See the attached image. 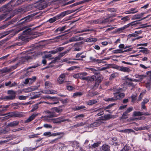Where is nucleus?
Returning <instances> with one entry per match:
<instances>
[{
    "label": "nucleus",
    "mask_w": 151,
    "mask_h": 151,
    "mask_svg": "<svg viewBox=\"0 0 151 151\" xmlns=\"http://www.w3.org/2000/svg\"><path fill=\"white\" fill-rule=\"evenodd\" d=\"M114 97L106 99L105 100L107 101H116L123 98L125 96V94L123 93H119V92H116L114 93Z\"/></svg>",
    "instance_id": "nucleus-1"
},
{
    "label": "nucleus",
    "mask_w": 151,
    "mask_h": 151,
    "mask_svg": "<svg viewBox=\"0 0 151 151\" xmlns=\"http://www.w3.org/2000/svg\"><path fill=\"white\" fill-rule=\"evenodd\" d=\"M39 92H33L30 93V95H34V96L32 97L31 98V99H34L36 98H38L40 94H39Z\"/></svg>",
    "instance_id": "nucleus-24"
},
{
    "label": "nucleus",
    "mask_w": 151,
    "mask_h": 151,
    "mask_svg": "<svg viewBox=\"0 0 151 151\" xmlns=\"http://www.w3.org/2000/svg\"><path fill=\"white\" fill-rule=\"evenodd\" d=\"M16 92L13 90H9L7 91V93L9 96L6 97V99L8 100H12L14 99L16 96Z\"/></svg>",
    "instance_id": "nucleus-5"
},
{
    "label": "nucleus",
    "mask_w": 151,
    "mask_h": 151,
    "mask_svg": "<svg viewBox=\"0 0 151 151\" xmlns=\"http://www.w3.org/2000/svg\"><path fill=\"white\" fill-rule=\"evenodd\" d=\"M69 50H68L66 51H65L63 52L60 53L59 54V55H58L59 57H60V58H61L62 57L65 55L66 54L69 52Z\"/></svg>",
    "instance_id": "nucleus-54"
},
{
    "label": "nucleus",
    "mask_w": 151,
    "mask_h": 151,
    "mask_svg": "<svg viewBox=\"0 0 151 151\" xmlns=\"http://www.w3.org/2000/svg\"><path fill=\"white\" fill-rule=\"evenodd\" d=\"M101 149L104 151H109L110 147L106 144L103 145L101 147Z\"/></svg>",
    "instance_id": "nucleus-23"
},
{
    "label": "nucleus",
    "mask_w": 151,
    "mask_h": 151,
    "mask_svg": "<svg viewBox=\"0 0 151 151\" xmlns=\"http://www.w3.org/2000/svg\"><path fill=\"white\" fill-rule=\"evenodd\" d=\"M14 112H10L5 114V117L7 119H9L11 117H14Z\"/></svg>",
    "instance_id": "nucleus-27"
},
{
    "label": "nucleus",
    "mask_w": 151,
    "mask_h": 151,
    "mask_svg": "<svg viewBox=\"0 0 151 151\" xmlns=\"http://www.w3.org/2000/svg\"><path fill=\"white\" fill-rule=\"evenodd\" d=\"M38 108V104H36L34 105L33 106V108L30 111L31 112H32L35 111L36 109H37Z\"/></svg>",
    "instance_id": "nucleus-48"
},
{
    "label": "nucleus",
    "mask_w": 151,
    "mask_h": 151,
    "mask_svg": "<svg viewBox=\"0 0 151 151\" xmlns=\"http://www.w3.org/2000/svg\"><path fill=\"white\" fill-rule=\"evenodd\" d=\"M10 69L6 67L2 69L1 70V73H5L6 72H9L10 71Z\"/></svg>",
    "instance_id": "nucleus-41"
},
{
    "label": "nucleus",
    "mask_w": 151,
    "mask_h": 151,
    "mask_svg": "<svg viewBox=\"0 0 151 151\" xmlns=\"http://www.w3.org/2000/svg\"><path fill=\"white\" fill-rule=\"evenodd\" d=\"M142 112L140 111H134L133 113V115L134 116H139L142 115Z\"/></svg>",
    "instance_id": "nucleus-42"
},
{
    "label": "nucleus",
    "mask_w": 151,
    "mask_h": 151,
    "mask_svg": "<svg viewBox=\"0 0 151 151\" xmlns=\"http://www.w3.org/2000/svg\"><path fill=\"white\" fill-rule=\"evenodd\" d=\"M75 0H71L67 2H66V3H65V4H63V5H62V6H65L66 5H68L69 4H71L74 2H75Z\"/></svg>",
    "instance_id": "nucleus-58"
},
{
    "label": "nucleus",
    "mask_w": 151,
    "mask_h": 151,
    "mask_svg": "<svg viewBox=\"0 0 151 151\" xmlns=\"http://www.w3.org/2000/svg\"><path fill=\"white\" fill-rule=\"evenodd\" d=\"M24 116V115L19 112H14V117H21Z\"/></svg>",
    "instance_id": "nucleus-43"
},
{
    "label": "nucleus",
    "mask_w": 151,
    "mask_h": 151,
    "mask_svg": "<svg viewBox=\"0 0 151 151\" xmlns=\"http://www.w3.org/2000/svg\"><path fill=\"white\" fill-rule=\"evenodd\" d=\"M11 31H8L6 32H4L3 33H1V37H0V38H2L4 37L6 35L9 34L11 33Z\"/></svg>",
    "instance_id": "nucleus-34"
},
{
    "label": "nucleus",
    "mask_w": 151,
    "mask_h": 151,
    "mask_svg": "<svg viewBox=\"0 0 151 151\" xmlns=\"http://www.w3.org/2000/svg\"><path fill=\"white\" fill-rule=\"evenodd\" d=\"M66 29V26L59 27L55 30V31L57 32L58 31L62 32L63 31Z\"/></svg>",
    "instance_id": "nucleus-40"
},
{
    "label": "nucleus",
    "mask_w": 151,
    "mask_h": 151,
    "mask_svg": "<svg viewBox=\"0 0 151 151\" xmlns=\"http://www.w3.org/2000/svg\"><path fill=\"white\" fill-rule=\"evenodd\" d=\"M97 102L96 100H91L87 102V104L88 105L91 106L97 103Z\"/></svg>",
    "instance_id": "nucleus-28"
},
{
    "label": "nucleus",
    "mask_w": 151,
    "mask_h": 151,
    "mask_svg": "<svg viewBox=\"0 0 151 151\" xmlns=\"http://www.w3.org/2000/svg\"><path fill=\"white\" fill-rule=\"evenodd\" d=\"M140 52H142L146 54H147L149 53V50H147V48H144L143 49L140 50Z\"/></svg>",
    "instance_id": "nucleus-49"
},
{
    "label": "nucleus",
    "mask_w": 151,
    "mask_h": 151,
    "mask_svg": "<svg viewBox=\"0 0 151 151\" xmlns=\"http://www.w3.org/2000/svg\"><path fill=\"white\" fill-rule=\"evenodd\" d=\"M37 88L36 87L32 86L23 89V91L24 93H28L35 90L37 89Z\"/></svg>",
    "instance_id": "nucleus-16"
},
{
    "label": "nucleus",
    "mask_w": 151,
    "mask_h": 151,
    "mask_svg": "<svg viewBox=\"0 0 151 151\" xmlns=\"http://www.w3.org/2000/svg\"><path fill=\"white\" fill-rule=\"evenodd\" d=\"M55 114L53 113H51L45 116L43 118L45 120L48 122H51L52 119H49V118H52L55 117Z\"/></svg>",
    "instance_id": "nucleus-12"
},
{
    "label": "nucleus",
    "mask_w": 151,
    "mask_h": 151,
    "mask_svg": "<svg viewBox=\"0 0 151 151\" xmlns=\"http://www.w3.org/2000/svg\"><path fill=\"white\" fill-rule=\"evenodd\" d=\"M94 122L93 123L91 124H89L88 125V128H90V127H98L99 126V125H100V122Z\"/></svg>",
    "instance_id": "nucleus-21"
},
{
    "label": "nucleus",
    "mask_w": 151,
    "mask_h": 151,
    "mask_svg": "<svg viewBox=\"0 0 151 151\" xmlns=\"http://www.w3.org/2000/svg\"><path fill=\"white\" fill-rule=\"evenodd\" d=\"M135 77L136 78H138V80L139 81V82L141 81L145 77V76L144 75H136Z\"/></svg>",
    "instance_id": "nucleus-31"
},
{
    "label": "nucleus",
    "mask_w": 151,
    "mask_h": 151,
    "mask_svg": "<svg viewBox=\"0 0 151 151\" xmlns=\"http://www.w3.org/2000/svg\"><path fill=\"white\" fill-rule=\"evenodd\" d=\"M28 0H17L16 1V4L19 5L22 4L23 2L26 1H28Z\"/></svg>",
    "instance_id": "nucleus-61"
},
{
    "label": "nucleus",
    "mask_w": 151,
    "mask_h": 151,
    "mask_svg": "<svg viewBox=\"0 0 151 151\" xmlns=\"http://www.w3.org/2000/svg\"><path fill=\"white\" fill-rule=\"evenodd\" d=\"M76 10H77V9L66 11L61 13L57 15V16L58 19H60L62 18L66 15L75 12Z\"/></svg>",
    "instance_id": "nucleus-3"
},
{
    "label": "nucleus",
    "mask_w": 151,
    "mask_h": 151,
    "mask_svg": "<svg viewBox=\"0 0 151 151\" xmlns=\"http://www.w3.org/2000/svg\"><path fill=\"white\" fill-rule=\"evenodd\" d=\"M12 24L11 22H9L8 23L2 25L0 27V29H5L6 27H7L9 25H10Z\"/></svg>",
    "instance_id": "nucleus-53"
},
{
    "label": "nucleus",
    "mask_w": 151,
    "mask_h": 151,
    "mask_svg": "<svg viewBox=\"0 0 151 151\" xmlns=\"http://www.w3.org/2000/svg\"><path fill=\"white\" fill-rule=\"evenodd\" d=\"M86 107L84 106H77L74 107V109L75 110H78L82 109H84Z\"/></svg>",
    "instance_id": "nucleus-38"
},
{
    "label": "nucleus",
    "mask_w": 151,
    "mask_h": 151,
    "mask_svg": "<svg viewBox=\"0 0 151 151\" xmlns=\"http://www.w3.org/2000/svg\"><path fill=\"white\" fill-rule=\"evenodd\" d=\"M139 23H138L137 22V21H134L131 22L130 23L128 24L127 25H126V26H127V28L130 27H132L133 26H134Z\"/></svg>",
    "instance_id": "nucleus-29"
},
{
    "label": "nucleus",
    "mask_w": 151,
    "mask_h": 151,
    "mask_svg": "<svg viewBox=\"0 0 151 151\" xmlns=\"http://www.w3.org/2000/svg\"><path fill=\"white\" fill-rule=\"evenodd\" d=\"M25 28V27L24 26L23 27H20V28H19L16 31L15 34H17L19 33V32L22 30L24 29Z\"/></svg>",
    "instance_id": "nucleus-60"
},
{
    "label": "nucleus",
    "mask_w": 151,
    "mask_h": 151,
    "mask_svg": "<svg viewBox=\"0 0 151 151\" xmlns=\"http://www.w3.org/2000/svg\"><path fill=\"white\" fill-rule=\"evenodd\" d=\"M10 131V129L8 128L0 130V135L6 134Z\"/></svg>",
    "instance_id": "nucleus-22"
},
{
    "label": "nucleus",
    "mask_w": 151,
    "mask_h": 151,
    "mask_svg": "<svg viewBox=\"0 0 151 151\" xmlns=\"http://www.w3.org/2000/svg\"><path fill=\"white\" fill-rule=\"evenodd\" d=\"M116 117V115H111L110 114H107L100 117V119L102 120L106 121L111 119H114Z\"/></svg>",
    "instance_id": "nucleus-6"
},
{
    "label": "nucleus",
    "mask_w": 151,
    "mask_h": 151,
    "mask_svg": "<svg viewBox=\"0 0 151 151\" xmlns=\"http://www.w3.org/2000/svg\"><path fill=\"white\" fill-rule=\"evenodd\" d=\"M137 96V95H132L131 96L132 98V102H134L136 100V97Z\"/></svg>",
    "instance_id": "nucleus-64"
},
{
    "label": "nucleus",
    "mask_w": 151,
    "mask_h": 151,
    "mask_svg": "<svg viewBox=\"0 0 151 151\" xmlns=\"http://www.w3.org/2000/svg\"><path fill=\"white\" fill-rule=\"evenodd\" d=\"M120 71L124 72L129 73L130 72L131 70L129 68L121 66Z\"/></svg>",
    "instance_id": "nucleus-26"
},
{
    "label": "nucleus",
    "mask_w": 151,
    "mask_h": 151,
    "mask_svg": "<svg viewBox=\"0 0 151 151\" xmlns=\"http://www.w3.org/2000/svg\"><path fill=\"white\" fill-rule=\"evenodd\" d=\"M66 76L65 73L61 74L58 77L57 80V82L58 84H61L63 83Z\"/></svg>",
    "instance_id": "nucleus-9"
},
{
    "label": "nucleus",
    "mask_w": 151,
    "mask_h": 151,
    "mask_svg": "<svg viewBox=\"0 0 151 151\" xmlns=\"http://www.w3.org/2000/svg\"><path fill=\"white\" fill-rule=\"evenodd\" d=\"M99 84L97 82L95 81V84L94 85L92 86L91 88H92L93 89H96L99 86Z\"/></svg>",
    "instance_id": "nucleus-59"
},
{
    "label": "nucleus",
    "mask_w": 151,
    "mask_h": 151,
    "mask_svg": "<svg viewBox=\"0 0 151 151\" xmlns=\"http://www.w3.org/2000/svg\"><path fill=\"white\" fill-rule=\"evenodd\" d=\"M83 95V93L81 92H76L73 94V97H76L81 96Z\"/></svg>",
    "instance_id": "nucleus-52"
},
{
    "label": "nucleus",
    "mask_w": 151,
    "mask_h": 151,
    "mask_svg": "<svg viewBox=\"0 0 151 151\" xmlns=\"http://www.w3.org/2000/svg\"><path fill=\"white\" fill-rule=\"evenodd\" d=\"M97 41V39L96 38H93V37H90L86 39L85 41L89 42H94Z\"/></svg>",
    "instance_id": "nucleus-19"
},
{
    "label": "nucleus",
    "mask_w": 151,
    "mask_h": 151,
    "mask_svg": "<svg viewBox=\"0 0 151 151\" xmlns=\"http://www.w3.org/2000/svg\"><path fill=\"white\" fill-rule=\"evenodd\" d=\"M45 93L47 94H55L57 93V92L56 91L53 90L47 91Z\"/></svg>",
    "instance_id": "nucleus-33"
},
{
    "label": "nucleus",
    "mask_w": 151,
    "mask_h": 151,
    "mask_svg": "<svg viewBox=\"0 0 151 151\" xmlns=\"http://www.w3.org/2000/svg\"><path fill=\"white\" fill-rule=\"evenodd\" d=\"M7 14H4L0 15V21L6 17Z\"/></svg>",
    "instance_id": "nucleus-56"
},
{
    "label": "nucleus",
    "mask_w": 151,
    "mask_h": 151,
    "mask_svg": "<svg viewBox=\"0 0 151 151\" xmlns=\"http://www.w3.org/2000/svg\"><path fill=\"white\" fill-rule=\"evenodd\" d=\"M101 143L100 142H97L94 143L93 145H92L91 146H89L90 148H95L98 147L99 146Z\"/></svg>",
    "instance_id": "nucleus-37"
},
{
    "label": "nucleus",
    "mask_w": 151,
    "mask_h": 151,
    "mask_svg": "<svg viewBox=\"0 0 151 151\" xmlns=\"http://www.w3.org/2000/svg\"><path fill=\"white\" fill-rule=\"evenodd\" d=\"M138 12V10L137 9V7L135 8H132L129 10L125 12V13L126 14H134L137 13Z\"/></svg>",
    "instance_id": "nucleus-13"
},
{
    "label": "nucleus",
    "mask_w": 151,
    "mask_h": 151,
    "mask_svg": "<svg viewBox=\"0 0 151 151\" xmlns=\"http://www.w3.org/2000/svg\"><path fill=\"white\" fill-rule=\"evenodd\" d=\"M43 135L45 136L50 137L52 136V134H51V132H48L44 133Z\"/></svg>",
    "instance_id": "nucleus-62"
},
{
    "label": "nucleus",
    "mask_w": 151,
    "mask_h": 151,
    "mask_svg": "<svg viewBox=\"0 0 151 151\" xmlns=\"http://www.w3.org/2000/svg\"><path fill=\"white\" fill-rule=\"evenodd\" d=\"M53 122L54 123H60L62 122H64L66 121L68 122H70L71 121L69 119H64L63 117H59L58 118L52 119Z\"/></svg>",
    "instance_id": "nucleus-8"
},
{
    "label": "nucleus",
    "mask_w": 151,
    "mask_h": 151,
    "mask_svg": "<svg viewBox=\"0 0 151 151\" xmlns=\"http://www.w3.org/2000/svg\"><path fill=\"white\" fill-rule=\"evenodd\" d=\"M83 37H80L79 36H76L73 37L69 39L70 42H76L80 40H83Z\"/></svg>",
    "instance_id": "nucleus-11"
},
{
    "label": "nucleus",
    "mask_w": 151,
    "mask_h": 151,
    "mask_svg": "<svg viewBox=\"0 0 151 151\" xmlns=\"http://www.w3.org/2000/svg\"><path fill=\"white\" fill-rule=\"evenodd\" d=\"M39 135V134H33L29 135L28 137L29 139L37 137V136Z\"/></svg>",
    "instance_id": "nucleus-57"
},
{
    "label": "nucleus",
    "mask_w": 151,
    "mask_h": 151,
    "mask_svg": "<svg viewBox=\"0 0 151 151\" xmlns=\"http://www.w3.org/2000/svg\"><path fill=\"white\" fill-rule=\"evenodd\" d=\"M33 16V15L31 14L22 19L20 20V22L19 23V25L24 24L26 23L31 21L32 19Z\"/></svg>",
    "instance_id": "nucleus-2"
},
{
    "label": "nucleus",
    "mask_w": 151,
    "mask_h": 151,
    "mask_svg": "<svg viewBox=\"0 0 151 151\" xmlns=\"http://www.w3.org/2000/svg\"><path fill=\"white\" fill-rule=\"evenodd\" d=\"M96 78V76L95 75L91 76H87L86 81H88L92 82L95 80Z\"/></svg>",
    "instance_id": "nucleus-20"
},
{
    "label": "nucleus",
    "mask_w": 151,
    "mask_h": 151,
    "mask_svg": "<svg viewBox=\"0 0 151 151\" xmlns=\"http://www.w3.org/2000/svg\"><path fill=\"white\" fill-rule=\"evenodd\" d=\"M150 127L149 125H147L145 126L141 127L140 130H147Z\"/></svg>",
    "instance_id": "nucleus-45"
},
{
    "label": "nucleus",
    "mask_w": 151,
    "mask_h": 151,
    "mask_svg": "<svg viewBox=\"0 0 151 151\" xmlns=\"http://www.w3.org/2000/svg\"><path fill=\"white\" fill-rule=\"evenodd\" d=\"M85 116L84 114H81L76 116L74 118L75 119H81L82 118H83Z\"/></svg>",
    "instance_id": "nucleus-50"
},
{
    "label": "nucleus",
    "mask_w": 151,
    "mask_h": 151,
    "mask_svg": "<svg viewBox=\"0 0 151 151\" xmlns=\"http://www.w3.org/2000/svg\"><path fill=\"white\" fill-rule=\"evenodd\" d=\"M115 104H116L115 103L110 104L106 106L103 107L101 108H100L98 109L96 111H98L104 110H105L106 112H107L109 113H110L111 110H108V109H111L112 107L114 105H115Z\"/></svg>",
    "instance_id": "nucleus-7"
},
{
    "label": "nucleus",
    "mask_w": 151,
    "mask_h": 151,
    "mask_svg": "<svg viewBox=\"0 0 151 151\" xmlns=\"http://www.w3.org/2000/svg\"><path fill=\"white\" fill-rule=\"evenodd\" d=\"M142 18H141L139 14H135L133 16L132 18V20L135 19H139L140 20Z\"/></svg>",
    "instance_id": "nucleus-35"
},
{
    "label": "nucleus",
    "mask_w": 151,
    "mask_h": 151,
    "mask_svg": "<svg viewBox=\"0 0 151 151\" xmlns=\"http://www.w3.org/2000/svg\"><path fill=\"white\" fill-rule=\"evenodd\" d=\"M18 121H15L8 124L6 126L14 127L17 126L19 123Z\"/></svg>",
    "instance_id": "nucleus-17"
},
{
    "label": "nucleus",
    "mask_w": 151,
    "mask_h": 151,
    "mask_svg": "<svg viewBox=\"0 0 151 151\" xmlns=\"http://www.w3.org/2000/svg\"><path fill=\"white\" fill-rule=\"evenodd\" d=\"M113 53L114 54H117L118 53L123 52L122 50L121 49H117L113 51Z\"/></svg>",
    "instance_id": "nucleus-63"
},
{
    "label": "nucleus",
    "mask_w": 151,
    "mask_h": 151,
    "mask_svg": "<svg viewBox=\"0 0 151 151\" xmlns=\"http://www.w3.org/2000/svg\"><path fill=\"white\" fill-rule=\"evenodd\" d=\"M102 79V78L101 76L97 77L95 79V81L99 84L101 81Z\"/></svg>",
    "instance_id": "nucleus-51"
},
{
    "label": "nucleus",
    "mask_w": 151,
    "mask_h": 151,
    "mask_svg": "<svg viewBox=\"0 0 151 151\" xmlns=\"http://www.w3.org/2000/svg\"><path fill=\"white\" fill-rule=\"evenodd\" d=\"M7 138L9 139H8L6 140H4L3 141L0 140V145L7 142L10 140L13 139L15 138V137L14 136L11 135L9 136Z\"/></svg>",
    "instance_id": "nucleus-14"
},
{
    "label": "nucleus",
    "mask_w": 151,
    "mask_h": 151,
    "mask_svg": "<svg viewBox=\"0 0 151 151\" xmlns=\"http://www.w3.org/2000/svg\"><path fill=\"white\" fill-rule=\"evenodd\" d=\"M127 28V26H126V25H125L122 27L117 29V32H121L124 29Z\"/></svg>",
    "instance_id": "nucleus-46"
},
{
    "label": "nucleus",
    "mask_w": 151,
    "mask_h": 151,
    "mask_svg": "<svg viewBox=\"0 0 151 151\" xmlns=\"http://www.w3.org/2000/svg\"><path fill=\"white\" fill-rule=\"evenodd\" d=\"M27 56L24 57L21 59L22 63L25 62L26 61H29L34 57V55L32 54L30 51L28 52L27 53Z\"/></svg>",
    "instance_id": "nucleus-4"
},
{
    "label": "nucleus",
    "mask_w": 151,
    "mask_h": 151,
    "mask_svg": "<svg viewBox=\"0 0 151 151\" xmlns=\"http://www.w3.org/2000/svg\"><path fill=\"white\" fill-rule=\"evenodd\" d=\"M36 79V77L35 76L33 77L32 78H27L25 80L24 83L25 84H27L28 83L31 84L35 81Z\"/></svg>",
    "instance_id": "nucleus-10"
},
{
    "label": "nucleus",
    "mask_w": 151,
    "mask_h": 151,
    "mask_svg": "<svg viewBox=\"0 0 151 151\" xmlns=\"http://www.w3.org/2000/svg\"><path fill=\"white\" fill-rule=\"evenodd\" d=\"M86 124V122H81L78 123L75 125H74L73 127L75 128H77L78 127L84 126Z\"/></svg>",
    "instance_id": "nucleus-30"
},
{
    "label": "nucleus",
    "mask_w": 151,
    "mask_h": 151,
    "mask_svg": "<svg viewBox=\"0 0 151 151\" xmlns=\"http://www.w3.org/2000/svg\"><path fill=\"white\" fill-rule=\"evenodd\" d=\"M80 78L82 80H85L87 76L88 73L86 72H82L79 73Z\"/></svg>",
    "instance_id": "nucleus-18"
},
{
    "label": "nucleus",
    "mask_w": 151,
    "mask_h": 151,
    "mask_svg": "<svg viewBox=\"0 0 151 151\" xmlns=\"http://www.w3.org/2000/svg\"><path fill=\"white\" fill-rule=\"evenodd\" d=\"M58 18L57 16L53 17L52 18H51L49 19L48 21L50 23H52L55 21L58 20Z\"/></svg>",
    "instance_id": "nucleus-36"
},
{
    "label": "nucleus",
    "mask_w": 151,
    "mask_h": 151,
    "mask_svg": "<svg viewBox=\"0 0 151 151\" xmlns=\"http://www.w3.org/2000/svg\"><path fill=\"white\" fill-rule=\"evenodd\" d=\"M112 20L110 19V18H108L105 19L103 20L101 19V24H105L109 22H111Z\"/></svg>",
    "instance_id": "nucleus-25"
},
{
    "label": "nucleus",
    "mask_w": 151,
    "mask_h": 151,
    "mask_svg": "<svg viewBox=\"0 0 151 151\" xmlns=\"http://www.w3.org/2000/svg\"><path fill=\"white\" fill-rule=\"evenodd\" d=\"M38 115L37 114H33L32 115L30 116L25 121L24 123H27L31 121L33 119H35V117Z\"/></svg>",
    "instance_id": "nucleus-15"
},
{
    "label": "nucleus",
    "mask_w": 151,
    "mask_h": 151,
    "mask_svg": "<svg viewBox=\"0 0 151 151\" xmlns=\"http://www.w3.org/2000/svg\"><path fill=\"white\" fill-rule=\"evenodd\" d=\"M52 84L49 81H46L45 83V88L47 87L48 88H50L52 87Z\"/></svg>",
    "instance_id": "nucleus-39"
},
{
    "label": "nucleus",
    "mask_w": 151,
    "mask_h": 151,
    "mask_svg": "<svg viewBox=\"0 0 151 151\" xmlns=\"http://www.w3.org/2000/svg\"><path fill=\"white\" fill-rule=\"evenodd\" d=\"M128 114L126 111H125L123 113L122 116L120 118V119H126L128 118Z\"/></svg>",
    "instance_id": "nucleus-32"
},
{
    "label": "nucleus",
    "mask_w": 151,
    "mask_h": 151,
    "mask_svg": "<svg viewBox=\"0 0 151 151\" xmlns=\"http://www.w3.org/2000/svg\"><path fill=\"white\" fill-rule=\"evenodd\" d=\"M31 31L32 30L30 28H27L23 32L24 34H31Z\"/></svg>",
    "instance_id": "nucleus-44"
},
{
    "label": "nucleus",
    "mask_w": 151,
    "mask_h": 151,
    "mask_svg": "<svg viewBox=\"0 0 151 151\" xmlns=\"http://www.w3.org/2000/svg\"><path fill=\"white\" fill-rule=\"evenodd\" d=\"M85 69H88L92 71L93 73L96 74V71L97 70L95 69L94 68L89 67V68H86Z\"/></svg>",
    "instance_id": "nucleus-47"
},
{
    "label": "nucleus",
    "mask_w": 151,
    "mask_h": 151,
    "mask_svg": "<svg viewBox=\"0 0 151 151\" xmlns=\"http://www.w3.org/2000/svg\"><path fill=\"white\" fill-rule=\"evenodd\" d=\"M91 23H93L94 24H101V19H97L95 20L92 21H91Z\"/></svg>",
    "instance_id": "nucleus-55"
}]
</instances>
